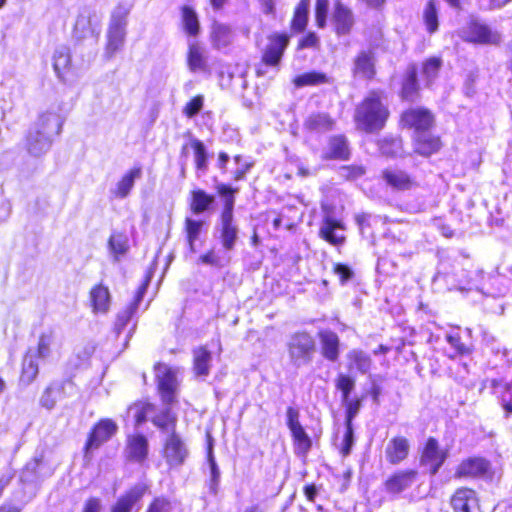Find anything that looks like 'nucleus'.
I'll return each instance as SVG.
<instances>
[{"label": "nucleus", "instance_id": "nucleus-3", "mask_svg": "<svg viewBox=\"0 0 512 512\" xmlns=\"http://www.w3.org/2000/svg\"><path fill=\"white\" fill-rule=\"evenodd\" d=\"M129 12V8L119 5L111 14L105 48V56L108 59H111L124 45Z\"/></svg>", "mask_w": 512, "mask_h": 512}, {"label": "nucleus", "instance_id": "nucleus-12", "mask_svg": "<svg viewBox=\"0 0 512 512\" xmlns=\"http://www.w3.org/2000/svg\"><path fill=\"white\" fill-rule=\"evenodd\" d=\"M188 450L180 436L175 432L168 435L164 444V457L170 467H177L184 463Z\"/></svg>", "mask_w": 512, "mask_h": 512}, {"label": "nucleus", "instance_id": "nucleus-32", "mask_svg": "<svg viewBox=\"0 0 512 512\" xmlns=\"http://www.w3.org/2000/svg\"><path fill=\"white\" fill-rule=\"evenodd\" d=\"M349 369H356L361 374L369 372L372 366V359L369 354L360 349H352L347 354Z\"/></svg>", "mask_w": 512, "mask_h": 512}, {"label": "nucleus", "instance_id": "nucleus-13", "mask_svg": "<svg viewBox=\"0 0 512 512\" xmlns=\"http://www.w3.org/2000/svg\"><path fill=\"white\" fill-rule=\"evenodd\" d=\"M402 121L405 125L414 129V135L429 131L434 118L430 111L423 108L410 109L403 113Z\"/></svg>", "mask_w": 512, "mask_h": 512}, {"label": "nucleus", "instance_id": "nucleus-40", "mask_svg": "<svg viewBox=\"0 0 512 512\" xmlns=\"http://www.w3.org/2000/svg\"><path fill=\"white\" fill-rule=\"evenodd\" d=\"M53 61L55 72L59 77H62L63 72L70 67L71 63V54L69 48L66 46L58 47L54 52Z\"/></svg>", "mask_w": 512, "mask_h": 512}, {"label": "nucleus", "instance_id": "nucleus-24", "mask_svg": "<svg viewBox=\"0 0 512 512\" xmlns=\"http://www.w3.org/2000/svg\"><path fill=\"white\" fill-rule=\"evenodd\" d=\"M212 354L206 346L193 350V371L198 378L205 379L210 374Z\"/></svg>", "mask_w": 512, "mask_h": 512}, {"label": "nucleus", "instance_id": "nucleus-43", "mask_svg": "<svg viewBox=\"0 0 512 512\" xmlns=\"http://www.w3.org/2000/svg\"><path fill=\"white\" fill-rule=\"evenodd\" d=\"M293 82L295 86L303 87L329 83V79L324 73L312 71L297 76Z\"/></svg>", "mask_w": 512, "mask_h": 512}, {"label": "nucleus", "instance_id": "nucleus-22", "mask_svg": "<svg viewBox=\"0 0 512 512\" xmlns=\"http://www.w3.org/2000/svg\"><path fill=\"white\" fill-rule=\"evenodd\" d=\"M383 179L387 185L395 190H409L416 186L415 179L400 169L384 170Z\"/></svg>", "mask_w": 512, "mask_h": 512}, {"label": "nucleus", "instance_id": "nucleus-62", "mask_svg": "<svg viewBox=\"0 0 512 512\" xmlns=\"http://www.w3.org/2000/svg\"><path fill=\"white\" fill-rule=\"evenodd\" d=\"M401 148V141L398 139H392L390 141H383L380 145L381 153L387 156H397Z\"/></svg>", "mask_w": 512, "mask_h": 512}, {"label": "nucleus", "instance_id": "nucleus-11", "mask_svg": "<svg viewBox=\"0 0 512 512\" xmlns=\"http://www.w3.org/2000/svg\"><path fill=\"white\" fill-rule=\"evenodd\" d=\"M288 44L289 36L287 34H271L263 51L262 61L269 66L278 65Z\"/></svg>", "mask_w": 512, "mask_h": 512}, {"label": "nucleus", "instance_id": "nucleus-41", "mask_svg": "<svg viewBox=\"0 0 512 512\" xmlns=\"http://www.w3.org/2000/svg\"><path fill=\"white\" fill-rule=\"evenodd\" d=\"M229 251H215L210 250L206 254L202 255L199 258V261L203 264L222 268L226 266L230 262V256L228 254Z\"/></svg>", "mask_w": 512, "mask_h": 512}, {"label": "nucleus", "instance_id": "nucleus-5", "mask_svg": "<svg viewBox=\"0 0 512 512\" xmlns=\"http://www.w3.org/2000/svg\"><path fill=\"white\" fill-rule=\"evenodd\" d=\"M288 356L294 367L300 368L312 362L316 344L314 338L306 332L293 334L288 343Z\"/></svg>", "mask_w": 512, "mask_h": 512}, {"label": "nucleus", "instance_id": "nucleus-10", "mask_svg": "<svg viewBox=\"0 0 512 512\" xmlns=\"http://www.w3.org/2000/svg\"><path fill=\"white\" fill-rule=\"evenodd\" d=\"M118 426L111 419L100 420L92 429L85 445L86 454L91 450L99 448L117 432Z\"/></svg>", "mask_w": 512, "mask_h": 512}, {"label": "nucleus", "instance_id": "nucleus-23", "mask_svg": "<svg viewBox=\"0 0 512 512\" xmlns=\"http://www.w3.org/2000/svg\"><path fill=\"white\" fill-rule=\"evenodd\" d=\"M332 23L338 35L348 34L354 24V17L351 10L340 2L336 3Z\"/></svg>", "mask_w": 512, "mask_h": 512}, {"label": "nucleus", "instance_id": "nucleus-61", "mask_svg": "<svg viewBox=\"0 0 512 512\" xmlns=\"http://www.w3.org/2000/svg\"><path fill=\"white\" fill-rule=\"evenodd\" d=\"M365 170L362 166L351 165V166H342L339 170V174L341 177L347 180H355L364 175Z\"/></svg>", "mask_w": 512, "mask_h": 512}, {"label": "nucleus", "instance_id": "nucleus-56", "mask_svg": "<svg viewBox=\"0 0 512 512\" xmlns=\"http://www.w3.org/2000/svg\"><path fill=\"white\" fill-rule=\"evenodd\" d=\"M58 393L59 388L57 386H48L40 398L41 405L47 409H52L55 406Z\"/></svg>", "mask_w": 512, "mask_h": 512}, {"label": "nucleus", "instance_id": "nucleus-27", "mask_svg": "<svg viewBox=\"0 0 512 512\" xmlns=\"http://www.w3.org/2000/svg\"><path fill=\"white\" fill-rule=\"evenodd\" d=\"M349 147L345 137L334 136L330 138L327 148L322 154L324 160H346L349 158Z\"/></svg>", "mask_w": 512, "mask_h": 512}, {"label": "nucleus", "instance_id": "nucleus-35", "mask_svg": "<svg viewBox=\"0 0 512 512\" xmlns=\"http://www.w3.org/2000/svg\"><path fill=\"white\" fill-rule=\"evenodd\" d=\"M177 418L172 413L171 409L166 407L162 411H160L158 414H156L152 422L155 426H157L159 429H161L163 432L166 433H173L175 432V426H176Z\"/></svg>", "mask_w": 512, "mask_h": 512}, {"label": "nucleus", "instance_id": "nucleus-63", "mask_svg": "<svg viewBox=\"0 0 512 512\" xmlns=\"http://www.w3.org/2000/svg\"><path fill=\"white\" fill-rule=\"evenodd\" d=\"M354 444V433L352 425L346 426V430L343 437L341 453L343 456H348L351 452L352 446Z\"/></svg>", "mask_w": 512, "mask_h": 512}, {"label": "nucleus", "instance_id": "nucleus-26", "mask_svg": "<svg viewBox=\"0 0 512 512\" xmlns=\"http://www.w3.org/2000/svg\"><path fill=\"white\" fill-rule=\"evenodd\" d=\"M415 152L422 156H430L440 149V140L429 131L414 135Z\"/></svg>", "mask_w": 512, "mask_h": 512}, {"label": "nucleus", "instance_id": "nucleus-38", "mask_svg": "<svg viewBox=\"0 0 512 512\" xmlns=\"http://www.w3.org/2000/svg\"><path fill=\"white\" fill-rule=\"evenodd\" d=\"M333 120L324 113L313 114L305 121V127L311 131L326 132L332 129Z\"/></svg>", "mask_w": 512, "mask_h": 512}, {"label": "nucleus", "instance_id": "nucleus-44", "mask_svg": "<svg viewBox=\"0 0 512 512\" xmlns=\"http://www.w3.org/2000/svg\"><path fill=\"white\" fill-rule=\"evenodd\" d=\"M423 20L429 33L438 29V9L434 0H429L423 11Z\"/></svg>", "mask_w": 512, "mask_h": 512}, {"label": "nucleus", "instance_id": "nucleus-53", "mask_svg": "<svg viewBox=\"0 0 512 512\" xmlns=\"http://www.w3.org/2000/svg\"><path fill=\"white\" fill-rule=\"evenodd\" d=\"M208 464L210 468V490L213 493H216L218 484L220 482V470L215 461L211 447L208 450Z\"/></svg>", "mask_w": 512, "mask_h": 512}, {"label": "nucleus", "instance_id": "nucleus-59", "mask_svg": "<svg viewBox=\"0 0 512 512\" xmlns=\"http://www.w3.org/2000/svg\"><path fill=\"white\" fill-rule=\"evenodd\" d=\"M235 163L238 167L233 171V178L235 181H240L245 178L246 173L252 167V163L248 161H243V157L241 155H236L234 157Z\"/></svg>", "mask_w": 512, "mask_h": 512}, {"label": "nucleus", "instance_id": "nucleus-51", "mask_svg": "<svg viewBox=\"0 0 512 512\" xmlns=\"http://www.w3.org/2000/svg\"><path fill=\"white\" fill-rule=\"evenodd\" d=\"M355 387V380L348 375L339 374L336 379V388L342 393V402H347L351 391Z\"/></svg>", "mask_w": 512, "mask_h": 512}, {"label": "nucleus", "instance_id": "nucleus-46", "mask_svg": "<svg viewBox=\"0 0 512 512\" xmlns=\"http://www.w3.org/2000/svg\"><path fill=\"white\" fill-rule=\"evenodd\" d=\"M182 21L185 31L192 36H195L199 32V21L195 11L189 7L184 6L182 8Z\"/></svg>", "mask_w": 512, "mask_h": 512}, {"label": "nucleus", "instance_id": "nucleus-1", "mask_svg": "<svg viewBox=\"0 0 512 512\" xmlns=\"http://www.w3.org/2000/svg\"><path fill=\"white\" fill-rule=\"evenodd\" d=\"M63 119L56 112L42 113L29 129L25 147L28 153L38 157L46 153L52 144L53 137L61 133Z\"/></svg>", "mask_w": 512, "mask_h": 512}, {"label": "nucleus", "instance_id": "nucleus-37", "mask_svg": "<svg viewBox=\"0 0 512 512\" xmlns=\"http://www.w3.org/2000/svg\"><path fill=\"white\" fill-rule=\"evenodd\" d=\"M214 202V196L207 194L204 190L198 189L192 192L191 210L194 214H201L206 211Z\"/></svg>", "mask_w": 512, "mask_h": 512}, {"label": "nucleus", "instance_id": "nucleus-6", "mask_svg": "<svg viewBox=\"0 0 512 512\" xmlns=\"http://www.w3.org/2000/svg\"><path fill=\"white\" fill-rule=\"evenodd\" d=\"M227 202L226 209L222 210L215 229L219 233L223 249L231 251L238 240L239 228L234 219V213L231 214V201Z\"/></svg>", "mask_w": 512, "mask_h": 512}, {"label": "nucleus", "instance_id": "nucleus-54", "mask_svg": "<svg viewBox=\"0 0 512 512\" xmlns=\"http://www.w3.org/2000/svg\"><path fill=\"white\" fill-rule=\"evenodd\" d=\"M218 194L224 200L223 209H226L227 201H231V214L234 213V205H235V196L234 194L238 192V189H234L226 184L220 183L216 186Z\"/></svg>", "mask_w": 512, "mask_h": 512}, {"label": "nucleus", "instance_id": "nucleus-4", "mask_svg": "<svg viewBox=\"0 0 512 512\" xmlns=\"http://www.w3.org/2000/svg\"><path fill=\"white\" fill-rule=\"evenodd\" d=\"M458 35L465 42L481 45H498L502 39L499 32L492 30L486 23L475 17H471L461 27Z\"/></svg>", "mask_w": 512, "mask_h": 512}, {"label": "nucleus", "instance_id": "nucleus-33", "mask_svg": "<svg viewBox=\"0 0 512 512\" xmlns=\"http://www.w3.org/2000/svg\"><path fill=\"white\" fill-rule=\"evenodd\" d=\"M418 92L417 69L415 66H409L406 70L402 84L401 95L404 99L413 101Z\"/></svg>", "mask_w": 512, "mask_h": 512}, {"label": "nucleus", "instance_id": "nucleus-15", "mask_svg": "<svg viewBox=\"0 0 512 512\" xmlns=\"http://www.w3.org/2000/svg\"><path fill=\"white\" fill-rule=\"evenodd\" d=\"M446 452L439 449L438 441L430 437L422 454V462L430 466V472L435 475L444 461L446 460Z\"/></svg>", "mask_w": 512, "mask_h": 512}, {"label": "nucleus", "instance_id": "nucleus-9", "mask_svg": "<svg viewBox=\"0 0 512 512\" xmlns=\"http://www.w3.org/2000/svg\"><path fill=\"white\" fill-rule=\"evenodd\" d=\"M155 373L162 401L166 405L172 404L175 401L177 388L175 371L165 364H158L155 366Z\"/></svg>", "mask_w": 512, "mask_h": 512}, {"label": "nucleus", "instance_id": "nucleus-25", "mask_svg": "<svg viewBox=\"0 0 512 512\" xmlns=\"http://www.w3.org/2000/svg\"><path fill=\"white\" fill-rule=\"evenodd\" d=\"M142 174L141 167H134L125 173L122 178L116 183L115 188L110 190V193L113 197L117 199L126 198L132 188L134 187V183L136 179H139Z\"/></svg>", "mask_w": 512, "mask_h": 512}, {"label": "nucleus", "instance_id": "nucleus-14", "mask_svg": "<svg viewBox=\"0 0 512 512\" xmlns=\"http://www.w3.org/2000/svg\"><path fill=\"white\" fill-rule=\"evenodd\" d=\"M352 74L355 78L371 79L375 75V57L370 50L360 51L353 61Z\"/></svg>", "mask_w": 512, "mask_h": 512}, {"label": "nucleus", "instance_id": "nucleus-8", "mask_svg": "<svg viewBox=\"0 0 512 512\" xmlns=\"http://www.w3.org/2000/svg\"><path fill=\"white\" fill-rule=\"evenodd\" d=\"M100 22L101 18L95 10L82 8L74 25V37L78 40L97 37L100 33Z\"/></svg>", "mask_w": 512, "mask_h": 512}, {"label": "nucleus", "instance_id": "nucleus-55", "mask_svg": "<svg viewBox=\"0 0 512 512\" xmlns=\"http://www.w3.org/2000/svg\"><path fill=\"white\" fill-rule=\"evenodd\" d=\"M218 194L224 200L223 209H226L227 201H231V214L234 213V205H235V196L234 194L238 192V189H234L226 184L220 183L216 186Z\"/></svg>", "mask_w": 512, "mask_h": 512}, {"label": "nucleus", "instance_id": "nucleus-50", "mask_svg": "<svg viewBox=\"0 0 512 512\" xmlns=\"http://www.w3.org/2000/svg\"><path fill=\"white\" fill-rule=\"evenodd\" d=\"M332 271L338 277L341 286L347 285L355 276L354 270L343 263H333Z\"/></svg>", "mask_w": 512, "mask_h": 512}, {"label": "nucleus", "instance_id": "nucleus-36", "mask_svg": "<svg viewBox=\"0 0 512 512\" xmlns=\"http://www.w3.org/2000/svg\"><path fill=\"white\" fill-rule=\"evenodd\" d=\"M108 247L113 255L114 261L118 262L120 257L125 255L129 249L128 238L122 233H114L110 236Z\"/></svg>", "mask_w": 512, "mask_h": 512}, {"label": "nucleus", "instance_id": "nucleus-42", "mask_svg": "<svg viewBox=\"0 0 512 512\" xmlns=\"http://www.w3.org/2000/svg\"><path fill=\"white\" fill-rule=\"evenodd\" d=\"M309 4V0H300L298 3L292 20V28L295 31L300 32L305 29L308 21Z\"/></svg>", "mask_w": 512, "mask_h": 512}, {"label": "nucleus", "instance_id": "nucleus-19", "mask_svg": "<svg viewBox=\"0 0 512 512\" xmlns=\"http://www.w3.org/2000/svg\"><path fill=\"white\" fill-rule=\"evenodd\" d=\"M337 230H344L343 224L329 215L325 216L319 230L321 238L331 245H342L345 242V236L337 234Z\"/></svg>", "mask_w": 512, "mask_h": 512}, {"label": "nucleus", "instance_id": "nucleus-29", "mask_svg": "<svg viewBox=\"0 0 512 512\" xmlns=\"http://www.w3.org/2000/svg\"><path fill=\"white\" fill-rule=\"evenodd\" d=\"M90 300L94 312L106 313L110 306L109 289L102 285H96L90 291Z\"/></svg>", "mask_w": 512, "mask_h": 512}, {"label": "nucleus", "instance_id": "nucleus-57", "mask_svg": "<svg viewBox=\"0 0 512 512\" xmlns=\"http://www.w3.org/2000/svg\"><path fill=\"white\" fill-rule=\"evenodd\" d=\"M446 341L455 350L454 354L450 355V357L468 353V348L466 347L465 344H463L461 342V337H460L459 333L453 332V333L446 334Z\"/></svg>", "mask_w": 512, "mask_h": 512}, {"label": "nucleus", "instance_id": "nucleus-17", "mask_svg": "<svg viewBox=\"0 0 512 512\" xmlns=\"http://www.w3.org/2000/svg\"><path fill=\"white\" fill-rule=\"evenodd\" d=\"M147 490L144 483H138L118 498L112 506L111 512H131L133 506L140 501Z\"/></svg>", "mask_w": 512, "mask_h": 512}, {"label": "nucleus", "instance_id": "nucleus-28", "mask_svg": "<svg viewBox=\"0 0 512 512\" xmlns=\"http://www.w3.org/2000/svg\"><path fill=\"white\" fill-rule=\"evenodd\" d=\"M409 442L404 437L393 438L386 447V457L391 464L403 461L409 453Z\"/></svg>", "mask_w": 512, "mask_h": 512}, {"label": "nucleus", "instance_id": "nucleus-31", "mask_svg": "<svg viewBox=\"0 0 512 512\" xmlns=\"http://www.w3.org/2000/svg\"><path fill=\"white\" fill-rule=\"evenodd\" d=\"M187 63L191 72H204L207 70L205 51L199 44H189Z\"/></svg>", "mask_w": 512, "mask_h": 512}, {"label": "nucleus", "instance_id": "nucleus-18", "mask_svg": "<svg viewBox=\"0 0 512 512\" xmlns=\"http://www.w3.org/2000/svg\"><path fill=\"white\" fill-rule=\"evenodd\" d=\"M416 475L414 470L399 471L386 480L385 489L388 493L399 494L413 485Z\"/></svg>", "mask_w": 512, "mask_h": 512}, {"label": "nucleus", "instance_id": "nucleus-47", "mask_svg": "<svg viewBox=\"0 0 512 512\" xmlns=\"http://www.w3.org/2000/svg\"><path fill=\"white\" fill-rule=\"evenodd\" d=\"M190 144L194 150L195 165L197 170L205 172L208 167L206 147L204 146L203 142L198 139H192Z\"/></svg>", "mask_w": 512, "mask_h": 512}, {"label": "nucleus", "instance_id": "nucleus-45", "mask_svg": "<svg viewBox=\"0 0 512 512\" xmlns=\"http://www.w3.org/2000/svg\"><path fill=\"white\" fill-rule=\"evenodd\" d=\"M54 340L55 336L52 330L43 332L39 337L37 349L35 351L33 350L36 357L42 359L49 357Z\"/></svg>", "mask_w": 512, "mask_h": 512}, {"label": "nucleus", "instance_id": "nucleus-2", "mask_svg": "<svg viewBox=\"0 0 512 512\" xmlns=\"http://www.w3.org/2000/svg\"><path fill=\"white\" fill-rule=\"evenodd\" d=\"M389 114L384 93L371 91L356 107L354 118L358 128L374 133L384 128Z\"/></svg>", "mask_w": 512, "mask_h": 512}, {"label": "nucleus", "instance_id": "nucleus-21", "mask_svg": "<svg viewBox=\"0 0 512 512\" xmlns=\"http://www.w3.org/2000/svg\"><path fill=\"white\" fill-rule=\"evenodd\" d=\"M489 469V462L481 457H471L460 463L455 475L457 477H479Z\"/></svg>", "mask_w": 512, "mask_h": 512}, {"label": "nucleus", "instance_id": "nucleus-39", "mask_svg": "<svg viewBox=\"0 0 512 512\" xmlns=\"http://www.w3.org/2000/svg\"><path fill=\"white\" fill-rule=\"evenodd\" d=\"M211 38L216 48H223L230 44L232 40L231 29L224 24L215 23L213 25Z\"/></svg>", "mask_w": 512, "mask_h": 512}, {"label": "nucleus", "instance_id": "nucleus-48", "mask_svg": "<svg viewBox=\"0 0 512 512\" xmlns=\"http://www.w3.org/2000/svg\"><path fill=\"white\" fill-rule=\"evenodd\" d=\"M292 436L295 442V449L298 454H305L311 448V439L305 432L303 427L296 428L292 431Z\"/></svg>", "mask_w": 512, "mask_h": 512}, {"label": "nucleus", "instance_id": "nucleus-49", "mask_svg": "<svg viewBox=\"0 0 512 512\" xmlns=\"http://www.w3.org/2000/svg\"><path fill=\"white\" fill-rule=\"evenodd\" d=\"M203 226V222L199 220H194L191 218H186L185 221V229L187 233V240L189 243L190 250L194 252V243L198 239L201 229Z\"/></svg>", "mask_w": 512, "mask_h": 512}, {"label": "nucleus", "instance_id": "nucleus-34", "mask_svg": "<svg viewBox=\"0 0 512 512\" xmlns=\"http://www.w3.org/2000/svg\"><path fill=\"white\" fill-rule=\"evenodd\" d=\"M36 354L30 349L24 357L21 373V382L30 384L38 375V364Z\"/></svg>", "mask_w": 512, "mask_h": 512}, {"label": "nucleus", "instance_id": "nucleus-52", "mask_svg": "<svg viewBox=\"0 0 512 512\" xmlns=\"http://www.w3.org/2000/svg\"><path fill=\"white\" fill-rule=\"evenodd\" d=\"M442 61L440 58L432 57L423 63L422 74L429 84L438 74Z\"/></svg>", "mask_w": 512, "mask_h": 512}, {"label": "nucleus", "instance_id": "nucleus-30", "mask_svg": "<svg viewBox=\"0 0 512 512\" xmlns=\"http://www.w3.org/2000/svg\"><path fill=\"white\" fill-rule=\"evenodd\" d=\"M126 450L129 459L137 462L143 461L148 452L146 438L143 435L129 437Z\"/></svg>", "mask_w": 512, "mask_h": 512}, {"label": "nucleus", "instance_id": "nucleus-64", "mask_svg": "<svg viewBox=\"0 0 512 512\" xmlns=\"http://www.w3.org/2000/svg\"><path fill=\"white\" fill-rule=\"evenodd\" d=\"M346 406V421L345 425L349 426L352 425L353 418L357 415L359 409H360V400H350L348 399L347 402H343Z\"/></svg>", "mask_w": 512, "mask_h": 512}, {"label": "nucleus", "instance_id": "nucleus-58", "mask_svg": "<svg viewBox=\"0 0 512 512\" xmlns=\"http://www.w3.org/2000/svg\"><path fill=\"white\" fill-rule=\"evenodd\" d=\"M329 0H317L315 9V18L318 27L323 28L326 25Z\"/></svg>", "mask_w": 512, "mask_h": 512}, {"label": "nucleus", "instance_id": "nucleus-7", "mask_svg": "<svg viewBox=\"0 0 512 512\" xmlns=\"http://www.w3.org/2000/svg\"><path fill=\"white\" fill-rule=\"evenodd\" d=\"M147 285H148L147 282L143 283L138 288L134 300L123 311H121L117 314L115 325H114V331L117 334V336H119L122 332H124L126 327L129 324H131V327L129 328L128 333L125 337L126 343L132 337V335L136 329V322L134 321V317L138 310L139 304L141 303L143 296L146 292Z\"/></svg>", "mask_w": 512, "mask_h": 512}, {"label": "nucleus", "instance_id": "nucleus-16", "mask_svg": "<svg viewBox=\"0 0 512 512\" xmlns=\"http://www.w3.org/2000/svg\"><path fill=\"white\" fill-rule=\"evenodd\" d=\"M451 505L455 512H476L478 500L474 490L459 488L451 498Z\"/></svg>", "mask_w": 512, "mask_h": 512}, {"label": "nucleus", "instance_id": "nucleus-20", "mask_svg": "<svg viewBox=\"0 0 512 512\" xmlns=\"http://www.w3.org/2000/svg\"><path fill=\"white\" fill-rule=\"evenodd\" d=\"M318 336L323 357L331 362H335L340 354V340L338 335L331 330H322L319 332Z\"/></svg>", "mask_w": 512, "mask_h": 512}, {"label": "nucleus", "instance_id": "nucleus-60", "mask_svg": "<svg viewBox=\"0 0 512 512\" xmlns=\"http://www.w3.org/2000/svg\"><path fill=\"white\" fill-rule=\"evenodd\" d=\"M204 98L201 95L195 96L191 99L184 107L183 113L188 117L192 118L196 116L203 107Z\"/></svg>", "mask_w": 512, "mask_h": 512}]
</instances>
